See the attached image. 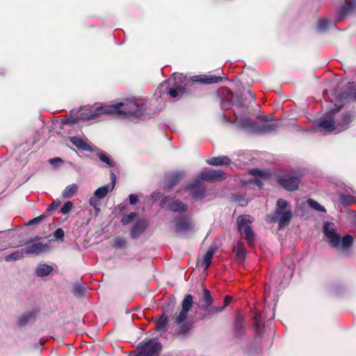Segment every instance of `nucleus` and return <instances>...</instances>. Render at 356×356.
I'll use <instances>...</instances> for the list:
<instances>
[{
	"label": "nucleus",
	"instance_id": "f257e3e1",
	"mask_svg": "<svg viewBox=\"0 0 356 356\" xmlns=\"http://www.w3.org/2000/svg\"><path fill=\"white\" fill-rule=\"evenodd\" d=\"M145 108L142 104L135 101H127L114 105H106L97 108L90 112L88 119L93 120L103 114L123 115L127 117H140L143 115Z\"/></svg>",
	"mask_w": 356,
	"mask_h": 356
},
{
	"label": "nucleus",
	"instance_id": "f03ea898",
	"mask_svg": "<svg viewBox=\"0 0 356 356\" xmlns=\"http://www.w3.org/2000/svg\"><path fill=\"white\" fill-rule=\"evenodd\" d=\"M193 299L192 295H186L181 304V310L175 315V323L179 326L176 329V334L188 337L193 331L195 327L194 323L191 321L186 322L188 312L193 305Z\"/></svg>",
	"mask_w": 356,
	"mask_h": 356
},
{
	"label": "nucleus",
	"instance_id": "7ed1b4c3",
	"mask_svg": "<svg viewBox=\"0 0 356 356\" xmlns=\"http://www.w3.org/2000/svg\"><path fill=\"white\" fill-rule=\"evenodd\" d=\"M293 218V212L290 203L284 199L277 201L275 211L266 216V221L270 223H278L279 229L288 225Z\"/></svg>",
	"mask_w": 356,
	"mask_h": 356
},
{
	"label": "nucleus",
	"instance_id": "20e7f679",
	"mask_svg": "<svg viewBox=\"0 0 356 356\" xmlns=\"http://www.w3.org/2000/svg\"><path fill=\"white\" fill-rule=\"evenodd\" d=\"M222 80L221 76H215L209 74L195 75L191 77L190 81L186 83L182 82H175L173 86L170 87L167 93L172 97L175 98L181 96L185 92V86H191L193 82H197L201 84H212L216 83Z\"/></svg>",
	"mask_w": 356,
	"mask_h": 356
},
{
	"label": "nucleus",
	"instance_id": "39448f33",
	"mask_svg": "<svg viewBox=\"0 0 356 356\" xmlns=\"http://www.w3.org/2000/svg\"><path fill=\"white\" fill-rule=\"evenodd\" d=\"M200 302L202 304L200 306V308L206 312V314L201 316L200 320L207 319L211 316L223 311V307H218L212 305L213 299L211 297L210 291L206 288L203 289V295L200 299Z\"/></svg>",
	"mask_w": 356,
	"mask_h": 356
},
{
	"label": "nucleus",
	"instance_id": "423d86ee",
	"mask_svg": "<svg viewBox=\"0 0 356 356\" xmlns=\"http://www.w3.org/2000/svg\"><path fill=\"white\" fill-rule=\"evenodd\" d=\"M237 229L238 231L242 234H244V238L247 243L250 245L254 241V232L250 226L252 220L249 215H241L237 219Z\"/></svg>",
	"mask_w": 356,
	"mask_h": 356
},
{
	"label": "nucleus",
	"instance_id": "0eeeda50",
	"mask_svg": "<svg viewBox=\"0 0 356 356\" xmlns=\"http://www.w3.org/2000/svg\"><path fill=\"white\" fill-rule=\"evenodd\" d=\"M161 343L153 339L143 341L137 347L140 356H159L161 352Z\"/></svg>",
	"mask_w": 356,
	"mask_h": 356
},
{
	"label": "nucleus",
	"instance_id": "6e6552de",
	"mask_svg": "<svg viewBox=\"0 0 356 356\" xmlns=\"http://www.w3.org/2000/svg\"><path fill=\"white\" fill-rule=\"evenodd\" d=\"M160 204L162 208L175 213H184L188 209V206L186 204L179 200H172L169 195L163 197Z\"/></svg>",
	"mask_w": 356,
	"mask_h": 356
},
{
	"label": "nucleus",
	"instance_id": "1a4fd4ad",
	"mask_svg": "<svg viewBox=\"0 0 356 356\" xmlns=\"http://www.w3.org/2000/svg\"><path fill=\"white\" fill-rule=\"evenodd\" d=\"M341 108V106H339L334 109H331L328 113H327L320 119L318 127L326 132H332L334 130L337 131V124L334 115L338 113Z\"/></svg>",
	"mask_w": 356,
	"mask_h": 356
},
{
	"label": "nucleus",
	"instance_id": "9d476101",
	"mask_svg": "<svg viewBox=\"0 0 356 356\" xmlns=\"http://www.w3.org/2000/svg\"><path fill=\"white\" fill-rule=\"evenodd\" d=\"M277 184L288 191H295L298 189L300 177L293 175H280L277 177Z\"/></svg>",
	"mask_w": 356,
	"mask_h": 356
},
{
	"label": "nucleus",
	"instance_id": "9b49d317",
	"mask_svg": "<svg viewBox=\"0 0 356 356\" xmlns=\"http://www.w3.org/2000/svg\"><path fill=\"white\" fill-rule=\"evenodd\" d=\"M199 179L208 181H221L227 178V174L221 170H208L201 172L198 175Z\"/></svg>",
	"mask_w": 356,
	"mask_h": 356
},
{
	"label": "nucleus",
	"instance_id": "f8f14e48",
	"mask_svg": "<svg viewBox=\"0 0 356 356\" xmlns=\"http://www.w3.org/2000/svg\"><path fill=\"white\" fill-rule=\"evenodd\" d=\"M175 230L177 233L188 232L193 229L191 218L186 216H176L173 219Z\"/></svg>",
	"mask_w": 356,
	"mask_h": 356
},
{
	"label": "nucleus",
	"instance_id": "ddd939ff",
	"mask_svg": "<svg viewBox=\"0 0 356 356\" xmlns=\"http://www.w3.org/2000/svg\"><path fill=\"white\" fill-rule=\"evenodd\" d=\"M190 191L191 196L194 199H202L205 197L206 187L199 179H195L186 186Z\"/></svg>",
	"mask_w": 356,
	"mask_h": 356
},
{
	"label": "nucleus",
	"instance_id": "4468645a",
	"mask_svg": "<svg viewBox=\"0 0 356 356\" xmlns=\"http://www.w3.org/2000/svg\"><path fill=\"white\" fill-rule=\"evenodd\" d=\"M49 250V245L48 243H42L40 242L34 243L33 240L29 241L26 243V246L24 248L25 254L36 255L47 252Z\"/></svg>",
	"mask_w": 356,
	"mask_h": 356
},
{
	"label": "nucleus",
	"instance_id": "2eb2a0df",
	"mask_svg": "<svg viewBox=\"0 0 356 356\" xmlns=\"http://www.w3.org/2000/svg\"><path fill=\"white\" fill-rule=\"evenodd\" d=\"M355 118V113L353 111H348L344 113H342L340 118L336 122L337 124V131L341 132L345 130H347L351 122Z\"/></svg>",
	"mask_w": 356,
	"mask_h": 356
},
{
	"label": "nucleus",
	"instance_id": "dca6fc26",
	"mask_svg": "<svg viewBox=\"0 0 356 356\" xmlns=\"http://www.w3.org/2000/svg\"><path fill=\"white\" fill-rule=\"evenodd\" d=\"M40 313V309L33 307L31 310L26 311L22 315L18 317L17 324L19 327H25L29 323L35 321Z\"/></svg>",
	"mask_w": 356,
	"mask_h": 356
},
{
	"label": "nucleus",
	"instance_id": "f3484780",
	"mask_svg": "<svg viewBox=\"0 0 356 356\" xmlns=\"http://www.w3.org/2000/svg\"><path fill=\"white\" fill-rule=\"evenodd\" d=\"M116 184V177L114 172L111 173V183L109 184L98 188L94 193V196L99 199L104 198L109 191H113Z\"/></svg>",
	"mask_w": 356,
	"mask_h": 356
},
{
	"label": "nucleus",
	"instance_id": "a211bd4d",
	"mask_svg": "<svg viewBox=\"0 0 356 356\" xmlns=\"http://www.w3.org/2000/svg\"><path fill=\"white\" fill-rule=\"evenodd\" d=\"M246 332V328L244 324V316L238 312L234 327V337L235 338H242Z\"/></svg>",
	"mask_w": 356,
	"mask_h": 356
},
{
	"label": "nucleus",
	"instance_id": "6ab92c4d",
	"mask_svg": "<svg viewBox=\"0 0 356 356\" xmlns=\"http://www.w3.org/2000/svg\"><path fill=\"white\" fill-rule=\"evenodd\" d=\"M147 223L144 220H138L130 231V236L133 239L138 238L146 229Z\"/></svg>",
	"mask_w": 356,
	"mask_h": 356
},
{
	"label": "nucleus",
	"instance_id": "aec40b11",
	"mask_svg": "<svg viewBox=\"0 0 356 356\" xmlns=\"http://www.w3.org/2000/svg\"><path fill=\"white\" fill-rule=\"evenodd\" d=\"M247 95H249L251 100L254 101L255 99V96L250 90H248L245 94L242 92L236 94L232 97L233 102L239 107H245L247 106L246 102L248 99Z\"/></svg>",
	"mask_w": 356,
	"mask_h": 356
},
{
	"label": "nucleus",
	"instance_id": "412c9836",
	"mask_svg": "<svg viewBox=\"0 0 356 356\" xmlns=\"http://www.w3.org/2000/svg\"><path fill=\"white\" fill-rule=\"evenodd\" d=\"M69 140L74 145L77 149L84 150L87 152H92L94 149L83 139L77 136H72L69 138Z\"/></svg>",
	"mask_w": 356,
	"mask_h": 356
},
{
	"label": "nucleus",
	"instance_id": "4be33fe9",
	"mask_svg": "<svg viewBox=\"0 0 356 356\" xmlns=\"http://www.w3.org/2000/svg\"><path fill=\"white\" fill-rule=\"evenodd\" d=\"M233 252L235 253L236 261L237 262H243L246 257V250L242 241H238L233 246Z\"/></svg>",
	"mask_w": 356,
	"mask_h": 356
},
{
	"label": "nucleus",
	"instance_id": "5701e85b",
	"mask_svg": "<svg viewBox=\"0 0 356 356\" xmlns=\"http://www.w3.org/2000/svg\"><path fill=\"white\" fill-rule=\"evenodd\" d=\"M184 177V173L183 172H176L174 174L169 175L168 178L167 190L168 191H171L174 186L179 183Z\"/></svg>",
	"mask_w": 356,
	"mask_h": 356
},
{
	"label": "nucleus",
	"instance_id": "b1692460",
	"mask_svg": "<svg viewBox=\"0 0 356 356\" xmlns=\"http://www.w3.org/2000/svg\"><path fill=\"white\" fill-rule=\"evenodd\" d=\"M209 165L213 166L229 165L231 163V159L227 156H219L212 157L207 161Z\"/></svg>",
	"mask_w": 356,
	"mask_h": 356
},
{
	"label": "nucleus",
	"instance_id": "393cba45",
	"mask_svg": "<svg viewBox=\"0 0 356 356\" xmlns=\"http://www.w3.org/2000/svg\"><path fill=\"white\" fill-rule=\"evenodd\" d=\"M239 124L241 128L249 129L252 131H257L258 124L257 121L253 120L249 118H243L239 121Z\"/></svg>",
	"mask_w": 356,
	"mask_h": 356
},
{
	"label": "nucleus",
	"instance_id": "a878e982",
	"mask_svg": "<svg viewBox=\"0 0 356 356\" xmlns=\"http://www.w3.org/2000/svg\"><path fill=\"white\" fill-rule=\"evenodd\" d=\"M279 127V124L277 123L266 124L263 125H259L258 124L257 133L259 135H264L272 132H275L277 131Z\"/></svg>",
	"mask_w": 356,
	"mask_h": 356
},
{
	"label": "nucleus",
	"instance_id": "bb28decb",
	"mask_svg": "<svg viewBox=\"0 0 356 356\" xmlns=\"http://www.w3.org/2000/svg\"><path fill=\"white\" fill-rule=\"evenodd\" d=\"M78 192V185L72 184L65 187L62 192V197L65 199H69L73 197Z\"/></svg>",
	"mask_w": 356,
	"mask_h": 356
},
{
	"label": "nucleus",
	"instance_id": "cd10ccee",
	"mask_svg": "<svg viewBox=\"0 0 356 356\" xmlns=\"http://www.w3.org/2000/svg\"><path fill=\"white\" fill-rule=\"evenodd\" d=\"M168 323V317L165 314H161L158 320L155 327L156 330L167 331V325Z\"/></svg>",
	"mask_w": 356,
	"mask_h": 356
},
{
	"label": "nucleus",
	"instance_id": "c85d7f7f",
	"mask_svg": "<svg viewBox=\"0 0 356 356\" xmlns=\"http://www.w3.org/2000/svg\"><path fill=\"white\" fill-rule=\"evenodd\" d=\"M356 7V1L353 0L350 1L346 2V3L342 6L340 15L341 16H347L349 15Z\"/></svg>",
	"mask_w": 356,
	"mask_h": 356
},
{
	"label": "nucleus",
	"instance_id": "c756f323",
	"mask_svg": "<svg viewBox=\"0 0 356 356\" xmlns=\"http://www.w3.org/2000/svg\"><path fill=\"white\" fill-rule=\"evenodd\" d=\"M52 270L53 268L51 266L47 264H40L37 267L35 274L38 277L47 276L51 273Z\"/></svg>",
	"mask_w": 356,
	"mask_h": 356
},
{
	"label": "nucleus",
	"instance_id": "7c9ffc66",
	"mask_svg": "<svg viewBox=\"0 0 356 356\" xmlns=\"http://www.w3.org/2000/svg\"><path fill=\"white\" fill-rule=\"evenodd\" d=\"M215 250L213 248H210L202 258V264L204 265V270H207L211 265L214 254Z\"/></svg>",
	"mask_w": 356,
	"mask_h": 356
},
{
	"label": "nucleus",
	"instance_id": "2f4dec72",
	"mask_svg": "<svg viewBox=\"0 0 356 356\" xmlns=\"http://www.w3.org/2000/svg\"><path fill=\"white\" fill-rule=\"evenodd\" d=\"M353 243V237L350 234L345 235L342 238H341L340 248L342 250L349 249Z\"/></svg>",
	"mask_w": 356,
	"mask_h": 356
},
{
	"label": "nucleus",
	"instance_id": "473e14b6",
	"mask_svg": "<svg viewBox=\"0 0 356 356\" xmlns=\"http://www.w3.org/2000/svg\"><path fill=\"white\" fill-rule=\"evenodd\" d=\"M98 158L104 163H106L109 167H114L115 165L113 161L104 152L99 151L97 153Z\"/></svg>",
	"mask_w": 356,
	"mask_h": 356
},
{
	"label": "nucleus",
	"instance_id": "72a5a7b5",
	"mask_svg": "<svg viewBox=\"0 0 356 356\" xmlns=\"http://www.w3.org/2000/svg\"><path fill=\"white\" fill-rule=\"evenodd\" d=\"M24 253H25L24 249H22L21 250H17L7 255L5 257V260L6 261H10L21 259L24 257Z\"/></svg>",
	"mask_w": 356,
	"mask_h": 356
},
{
	"label": "nucleus",
	"instance_id": "f704fd0d",
	"mask_svg": "<svg viewBox=\"0 0 356 356\" xmlns=\"http://www.w3.org/2000/svg\"><path fill=\"white\" fill-rule=\"evenodd\" d=\"M323 233L325 236L329 238L330 236L337 234L336 229L330 226L329 222H325L323 225Z\"/></svg>",
	"mask_w": 356,
	"mask_h": 356
},
{
	"label": "nucleus",
	"instance_id": "c9c22d12",
	"mask_svg": "<svg viewBox=\"0 0 356 356\" xmlns=\"http://www.w3.org/2000/svg\"><path fill=\"white\" fill-rule=\"evenodd\" d=\"M127 239L122 237L118 236L115 238L113 243V247L115 249L124 248L127 245Z\"/></svg>",
	"mask_w": 356,
	"mask_h": 356
},
{
	"label": "nucleus",
	"instance_id": "e433bc0d",
	"mask_svg": "<svg viewBox=\"0 0 356 356\" xmlns=\"http://www.w3.org/2000/svg\"><path fill=\"white\" fill-rule=\"evenodd\" d=\"M307 204L311 208L314 209L316 211L321 212L326 211L325 208L314 200L309 199L307 200Z\"/></svg>",
	"mask_w": 356,
	"mask_h": 356
},
{
	"label": "nucleus",
	"instance_id": "4c0bfd02",
	"mask_svg": "<svg viewBox=\"0 0 356 356\" xmlns=\"http://www.w3.org/2000/svg\"><path fill=\"white\" fill-rule=\"evenodd\" d=\"M329 242L331 245L335 248L339 249L341 244V236L339 234H335L334 235L330 236L329 238Z\"/></svg>",
	"mask_w": 356,
	"mask_h": 356
},
{
	"label": "nucleus",
	"instance_id": "58836bf2",
	"mask_svg": "<svg viewBox=\"0 0 356 356\" xmlns=\"http://www.w3.org/2000/svg\"><path fill=\"white\" fill-rule=\"evenodd\" d=\"M340 202L343 205H350L355 202V197L350 195H341Z\"/></svg>",
	"mask_w": 356,
	"mask_h": 356
},
{
	"label": "nucleus",
	"instance_id": "ea45409f",
	"mask_svg": "<svg viewBox=\"0 0 356 356\" xmlns=\"http://www.w3.org/2000/svg\"><path fill=\"white\" fill-rule=\"evenodd\" d=\"M330 25V21L327 19H320L318 21L317 27L318 31H326Z\"/></svg>",
	"mask_w": 356,
	"mask_h": 356
},
{
	"label": "nucleus",
	"instance_id": "a19ab883",
	"mask_svg": "<svg viewBox=\"0 0 356 356\" xmlns=\"http://www.w3.org/2000/svg\"><path fill=\"white\" fill-rule=\"evenodd\" d=\"M136 217V213L131 212L129 214L124 215L121 219L123 225H128Z\"/></svg>",
	"mask_w": 356,
	"mask_h": 356
},
{
	"label": "nucleus",
	"instance_id": "79ce46f5",
	"mask_svg": "<svg viewBox=\"0 0 356 356\" xmlns=\"http://www.w3.org/2000/svg\"><path fill=\"white\" fill-rule=\"evenodd\" d=\"M72 293L74 296L81 297L85 294V289L81 284H75L73 286Z\"/></svg>",
	"mask_w": 356,
	"mask_h": 356
},
{
	"label": "nucleus",
	"instance_id": "37998d69",
	"mask_svg": "<svg viewBox=\"0 0 356 356\" xmlns=\"http://www.w3.org/2000/svg\"><path fill=\"white\" fill-rule=\"evenodd\" d=\"M73 208V204L70 201L66 202L61 208V213L64 215L68 214Z\"/></svg>",
	"mask_w": 356,
	"mask_h": 356
},
{
	"label": "nucleus",
	"instance_id": "c03bdc74",
	"mask_svg": "<svg viewBox=\"0 0 356 356\" xmlns=\"http://www.w3.org/2000/svg\"><path fill=\"white\" fill-rule=\"evenodd\" d=\"M65 236V232L62 228H58L54 232V237L56 240H62L63 239Z\"/></svg>",
	"mask_w": 356,
	"mask_h": 356
},
{
	"label": "nucleus",
	"instance_id": "a18cd8bd",
	"mask_svg": "<svg viewBox=\"0 0 356 356\" xmlns=\"http://www.w3.org/2000/svg\"><path fill=\"white\" fill-rule=\"evenodd\" d=\"M97 199V198H96L95 196L90 197V199L89 200V204L91 207H92L95 209L96 211L99 212L100 211V209L99 208V203Z\"/></svg>",
	"mask_w": 356,
	"mask_h": 356
},
{
	"label": "nucleus",
	"instance_id": "49530a36",
	"mask_svg": "<svg viewBox=\"0 0 356 356\" xmlns=\"http://www.w3.org/2000/svg\"><path fill=\"white\" fill-rule=\"evenodd\" d=\"M47 216L45 215V214H42L40 215V216L38 217H36V218H34L33 219H31L28 225H36V224H38L40 223L42 220H44Z\"/></svg>",
	"mask_w": 356,
	"mask_h": 356
},
{
	"label": "nucleus",
	"instance_id": "de8ad7c7",
	"mask_svg": "<svg viewBox=\"0 0 356 356\" xmlns=\"http://www.w3.org/2000/svg\"><path fill=\"white\" fill-rule=\"evenodd\" d=\"M60 204V200H54L53 202L47 207V208L46 209V212H50L53 210H55L56 209H57L59 207Z\"/></svg>",
	"mask_w": 356,
	"mask_h": 356
},
{
	"label": "nucleus",
	"instance_id": "09e8293b",
	"mask_svg": "<svg viewBox=\"0 0 356 356\" xmlns=\"http://www.w3.org/2000/svg\"><path fill=\"white\" fill-rule=\"evenodd\" d=\"M129 202L131 204L134 205L136 204L138 201V196L135 194H131L129 197Z\"/></svg>",
	"mask_w": 356,
	"mask_h": 356
},
{
	"label": "nucleus",
	"instance_id": "8fccbe9b",
	"mask_svg": "<svg viewBox=\"0 0 356 356\" xmlns=\"http://www.w3.org/2000/svg\"><path fill=\"white\" fill-rule=\"evenodd\" d=\"M250 173L254 176H258L260 177H261L264 175V172L257 168L251 170Z\"/></svg>",
	"mask_w": 356,
	"mask_h": 356
},
{
	"label": "nucleus",
	"instance_id": "3c124183",
	"mask_svg": "<svg viewBox=\"0 0 356 356\" xmlns=\"http://www.w3.org/2000/svg\"><path fill=\"white\" fill-rule=\"evenodd\" d=\"M232 300V297L230 296H226L224 298L223 301V306L221 307H223V309L231 302Z\"/></svg>",
	"mask_w": 356,
	"mask_h": 356
},
{
	"label": "nucleus",
	"instance_id": "603ef678",
	"mask_svg": "<svg viewBox=\"0 0 356 356\" xmlns=\"http://www.w3.org/2000/svg\"><path fill=\"white\" fill-rule=\"evenodd\" d=\"M49 163L51 165H56L57 163H63V159L60 157H54L49 160Z\"/></svg>",
	"mask_w": 356,
	"mask_h": 356
},
{
	"label": "nucleus",
	"instance_id": "864d4df0",
	"mask_svg": "<svg viewBox=\"0 0 356 356\" xmlns=\"http://www.w3.org/2000/svg\"><path fill=\"white\" fill-rule=\"evenodd\" d=\"M261 120L263 121V122H268V121H271L273 120V117L272 116H270L269 118L266 116V115H262L261 116Z\"/></svg>",
	"mask_w": 356,
	"mask_h": 356
},
{
	"label": "nucleus",
	"instance_id": "5fc2aeb1",
	"mask_svg": "<svg viewBox=\"0 0 356 356\" xmlns=\"http://www.w3.org/2000/svg\"><path fill=\"white\" fill-rule=\"evenodd\" d=\"M258 314H257L255 316H254V327L256 329H258V327H259V323L258 322Z\"/></svg>",
	"mask_w": 356,
	"mask_h": 356
},
{
	"label": "nucleus",
	"instance_id": "6e6d98bb",
	"mask_svg": "<svg viewBox=\"0 0 356 356\" xmlns=\"http://www.w3.org/2000/svg\"><path fill=\"white\" fill-rule=\"evenodd\" d=\"M254 183L257 186H259V188H261L263 186V183L261 180L258 179H255Z\"/></svg>",
	"mask_w": 356,
	"mask_h": 356
},
{
	"label": "nucleus",
	"instance_id": "4d7b16f0",
	"mask_svg": "<svg viewBox=\"0 0 356 356\" xmlns=\"http://www.w3.org/2000/svg\"><path fill=\"white\" fill-rule=\"evenodd\" d=\"M350 99L351 100L356 101V91L353 94Z\"/></svg>",
	"mask_w": 356,
	"mask_h": 356
},
{
	"label": "nucleus",
	"instance_id": "13d9d810",
	"mask_svg": "<svg viewBox=\"0 0 356 356\" xmlns=\"http://www.w3.org/2000/svg\"><path fill=\"white\" fill-rule=\"evenodd\" d=\"M35 239H36V240H39V239H40V237L37 236V237H35Z\"/></svg>",
	"mask_w": 356,
	"mask_h": 356
}]
</instances>
